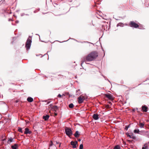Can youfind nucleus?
<instances>
[{"label":"nucleus","mask_w":149,"mask_h":149,"mask_svg":"<svg viewBox=\"0 0 149 149\" xmlns=\"http://www.w3.org/2000/svg\"><path fill=\"white\" fill-rule=\"evenodd\" d=\"M32 42V37L31 36H29L28 39L26 40L25 44V47L27 50L29 49Z\"/></svg>","instance_id":"obj_1"},{"label":"nucleus","mask_w":149,"mask_h":149,"mask_svg":"<svg viewBox=\"0 0 149 149\" xmlns=\"http://www.w3.org/2000/svg\"><path fill=\"white\" fill-rule=\"evenodd\" d=\"M65 129L66 134L69 137L72 135V131L70 128L66 127Z\"/></svg>","instance_id":"obj_2"},{"label":"nucleus","mask_w":149,"mask_h":149,"mask_svg":"<svg viewBox=\"0 0 149 149\" xmlns=\"http://www.w3.org/2000/svg\"><path fill=\"white\" fill-rule=\"evenodd\" d=\"M93 60V52H92L87 56L85 61H91Z\"/></svg>","instance_id":"obj_3"},{"label":"nucleus","mask_w":149,"mask_h":149,"mask_svg":"<svg viewBox=\"0 0 149 149\" xmlns=\"http://www.w3.org/2000/svg\"><path fill=\"white\" fill-rule=\"evenodd\" d=\"M129 26L131 27L135 28H136L139 26V25L134 21H131L129 24Z\"/></svg>","instance_id":"obj_4"},{"label":"nucleus","mask_w":149,"mask_h":149,"mask_svg":"<svg viewBox=\"0 0 149 149\" xmlns=\"http://www.w3.org/2000/svg\"><path fill=\"white\" fill-rule=\"evenodd\" d=\"M97 58V60H100L101 58V56L98 55V53L97 52H94V59Z\"/></svg>","instance_id":"obj_5"},{"label":"nucleus","mask_w":149,"mask_h":149,"mask_svg":"<svg viewBox=\"0 0 149 149\" xmlns=\"http://www.w3.org/2000/svg\"><path fill=\"white\" fill-rule=\"evenodd\" d=\"M78 142L76 141H72L71 142V144L72 146V148H76V145L77 144Z\"/></svg>","instance_id":"obj_6"},{"label":"nucleus","mask_w":149,"mask_h":149,"mask_svg":"<svg viewBox=\"0 0 149 149\" xmlns=\"http://www.w3.org/2000/svg\"><path fill=\"white\" fill-rule=\"evenodd\" d=\"M32 132L31 131H29V129L27 127L25 128V131L24 132V134H30Z\"/></svg>","instance_id":"obj_7"},{"label":"nucleus","mask_w":149,"mask_h":149,"mask_svg":"<svg viewBox=\"0 0 149 149\" xmlns=\"http://www.w3.org/2000/svg\"><path fill=\"white\" fill-rule=\"evenodd\" d=\"M106 96L107 97L111 100H113V96L110 94H106Z\"/></svg>","instance_id":"obj_8"},{"label":"nucleus","mask_w":149,"mask_h":149,"mask_svg":"<svg viewBox=\"0 0 149 149\" xmlns=\"http://www.w3.org/2000/svg\"><path fill=\"white\" fill-rule=\"evenodd\" d=\"M78 102L79 104L82 103L84 101V100L81 96H79V97L78 98Z\"/></svg>","instance_id":"obj_9"},{"label":"nucleus","mask_w":149,"mask_h":149,"mask_svg":"<svg viewBox=\"0 0 149 149\" xmlns=\"http://www.w3.org/2000/svg\"><path fill=\"white\" fill-rule=\"evenodd\" d=\"M142 109L143 111L146 112L147 111L148 107L145 105L143 106L142 107Z\"/></svg>","instance_id":"obj_10"},{"label":"nucleus","mask_w":149,"mask_h":149,"mask_svg":"<svg viewBox=\"0 0 149 149\" xmlns=\"http://www.w3.org/2000/svg\"><path fill=\"white\" fill-rule=\"evenodd\" d=\"M11 148L12 149H17L18 148V146L17 144L15 143L11 146Z\"/></svg>","instance_id":"obj_11"},{"label":"nucleus","mask_w":149,"mask_h":149,"mask_svg":"<svg viewBox=\"0 0 149 149\" xmlns=\"http://www.w3.org/2000/svg\"><path fill=\"white\" fill-rule=\"evenodd\" d=\"M99 118V115L98 114L96 113L94 114V119L97 120Z\"/></svg>","instance_id":"obj_12"},{"label":"nucleus","mask_w":149,"mask_h":149,"mask_svg":"<svg viewBox=\"0 0 149 149\" xmlns=\"http://www.w3.org/2000/svg\"><path fill=\"white\" fill-rule=\"evenodd\" d=\"M49 116L48 115H46L45 116H44L43 117V118L45 120H47L48 119Z\"/></svg>","instance_id":"obj_13"},{"label":"nucleus","mask_w":149,"mask_h":149,"mask_svg":"<svg viewBox=\"0 0 149 149\" xmlns=\"http://www.w3.org/2000/svg\"><path fill=\"white\" fill-rule=\"evenodd\" d=\"M148 132V131L142 130L140 131L139 134H144L147 133Z\"/></svg>","instance_id":"obj_14"},{"label":"nucleus","mask_w":149,"mask_h":149,"mask_svg":"<svg viewBox=\"0 0 149 149\" xmlns=\"http://www.w3.org/2000/svg\"><path fill=\"white\" fill-rule=\"evenodd\" d=\"M74 135L75 137L77 138L79 136L80 134L79 133V132L78 131H77Z\"/></svg>","instance_id":"obj_15"},{"label":"nucleus","mask_w":149,"mask_h":149,"mask_svg":"<svg viewBox=\"0 0 149 149\" xmlns=\"http://www.w3.org/2000/svg\"><path fill=\"white\" fill-rule=\"evenodd\" d=\"M27 101L29 102H31L33 101V99L31 97H29L27 99Z\"/></svg>","instance_id":"obj_16"},{"label":"nucleus","mask_w":149,"mask_h":149,"mask_svg":"<svg viewBox=\"0 0 149 149\" xmlns=\"http://www.w3.org/2000/svg\"><path fill=\"white\" fill-rule=\"evenodd\" d=\"M145 123H141L139 122V125L141 128H143L144 126Z\"/></svg>","instance_id":"obj_17"},{"label":"nucleus","mask_w":149,"mask_h":149,"mask_svg":"<svg viewBox=\"0 0 149 149\" xmlns=\"http://www.w3.org/2000/svg\"><path fill=\"white\" fill-rule=\"evenodd\" d=\"M52 109H53L55 111H56L58 109V107L57 106H54V107H53Z\"/></svg>","instance_id":"obj_18"},{"label":"nucleus","mask_w":149,"mask_h":149,"mask_svg":"<svg viewBox=\"0 0 149 149\" xmlns=\"http://www.w3.org/2000/svg\"><path fill=\"white\" fill-rule=\"evenodd\" d=\"M148 148V144H145L142 148V149H146Z\"/></svg>","instance_id":"obj_19"},{"label":"nucleus","mask_w":149,"mask_h":149,"mask_svg":"<svg viewBox=\"0 0 149 149\" xmlns=\"http://www.w3.org/2000/svg\"><path fill=\"white\" fill-rule=\"evenodd\" d=\"M134 132L135 133L139 134L140 131L139 129H136L134 130Z\"/></svg>","instance_id":"obj_20"},{"label":"nucleus","mask_w":149,"mask_h":149,"mask_svg":"<svg viewBox=\"0 0 149 149\" xmlns=\"http://www.w3.org/2000/svg\"><path fill=\"white\" fill-rule=\"evenodd\" d=\"M114 149H120V148L119 145H117L114 147Z\"/></svg>","instance_id":"obj_21"},{"label":"nucleus","mask_w":149,"mask_h":149,"mask_svg":"<svg viewBox=\"0 0 149 149\" xmlns=\"http://www.w3.org/2000/svg\"><path fill=\"white\" fill-rule=\"evenodd\" d=\"M74 106V104L72 103H71L69 105V107L70 108H72Z\"/></svg>","instance_id":"obj_22"},{"label":"nucleus","mask_w":149,"mask_h":149,"mask_svg":"<svg viewBox=\"0 0 149 149\" xmlns=\"http://www.w3.org/2000/svg\"><path fill=\"white\" fill-rule=\"evenodd\" d=\"M130 138L133 139H136V137L135 136H134V134H132L131 135V137H130Z\"/></svg>","instance_id":"obj_23"},{"label":"nucleus","mask_w":149,"mask_h":149,"mask_svg":"<svg viewBox=\"0 0 149 149\" xmlns=\"http://www.w3.org/2000/svg\"><path fill=\"white\" fill-rule=\"evenodd\" d=\"M18 131L20 132H21V133L23 132V131L22 130V128H21L18 127Z\"/></svg>","instance_id":"obj_24"},{"label":"nucleus","mask_w":149,"mask_h":149,"mask_svg":"<svg viewBox=\"0 0 149 149\" xmlns=\"http://www.w3.org/2000/svg\"><path fill=\"white\" fill-rule=\"evenodd\" d=\"M13 139L12 138V137L10 138L8 140V141H10V142H12L13 141Z\"/></svg>","instance_id":"obj_25"},{"label":"nucleus","mask_w":149,"mask_h":149,"mask_svg":"<svg viewBox=\"0 0 149 149\" xmlns=\"http://www.w3.org/2000/svg\"><path fill=\"white\" fill-rule=\"evenodd\" d=\"M83 144H81L79 146V149H83Z\"/></svg>","instance_id":"obj_26"},{"label":"nucleus","mask_w":149,"mask_h":149,"mask_svg":"<svg viewBox=\"0 0 149 149\" xmlns=\"http://www.w3.org/2000/svg\"><path fill=\"white\" fill-rule=\"evenodd\" d=\"M5 1V0H1L0 1V5L3 3Z\"/></svg>","instance_id":"obj_27"},{"label":"nucleus","mask_w":149,"mask_h":149,"mask_svg":"<svg viewBox=\"0 0 149 149\" xmlns=\"http://www.w3.org/2000/svg\"><path fill=\"white\" fill-rule=\"evenodd\" d=\"M54 106H53V104H51L49 105V108H50L51 109H52L53 108V107H54Z\"/></svg>","instance_id":"obj_28"},{"label":"nucleus","mask_w":149,"mask_h":149,"mask_svg":"<svg viewBox=\"0 0 149 149\" xmlns=\"http://www.w3.org/2000/svg\"><path fill=\"white\" fill-rule=\"evenodd\" d=\"M105 107L107 109H109V108H110V106L109 105H107Z\"/></svg>","instance_id":"obj_29"},{"label":"nucleus","mask_w":149,"mask_h":149,"mask_svg":"<svg viewBox=\"0 0 149 149\" xmlns=\"http://www.w3.org/2000/svg\"><path fill=\"white\" fill-rule=\"evenodd\" d=\"M51 141V144H50L49 146H51L53 145V142H52V141Z\"/></svg>","instance_id":"obj_30"},{"label":"nucleus","mask_w":149,"mask_h":149,"mask_svg":"<svg viewBox=\"0 0 149 149\" xmlns=\"http://www.w3.org/2000/svg\"><path fill=\"white\" fill-rule=\"evenodd\" d=\"M126 134L127 135V136H128V137H130H130H131V135H130L129 134H127V133Z\"/></svg>","instance_id":"obj_31"},{"label":"nucleus","mask_w":149,"mask_h":149,"mask_svg":"<svg viewBox=\"0 0 149 149\" xmlns=\"http://www.w3.org/2000/svg\"><path fill=\"white\" fill-rule=\"evenodd\" d=\"M129 127V126H125V129L126 130H128V128Z\"/></svg>","instance_id":"obj_32"},{"label":"nucleus","mask_w":149,"mask_h":149,"mask_svg":"<svg viewBox=\"0 0 149 149\" xmlns=\"http://www.w3.org/2000/svg\"><path fill=\"white\" fill-rule=\"evenodd\" d=\"M79 91H80V90L79 89V90H78L76 91H77V94H76V95H79L80 93H78V92Z\"/></svg>","instance_id":"obj_33"},{"label":"nucleus","mask_w":149,"mask_h":149,"mask_svg":"<svg viewBox=\"0 0 149 149\" xmlns=\"http://www.w3.org/2000/svg\"><path fill=\"white\" fill-rule=\"evenodd\" d=\"M44 101L47 102V104H49V103L50 102V101H48L47 100Z\"/></svg>","instance_id":"obj_34"},{"label":"nucleus","mask_w":149,"mask_h":149,"mask_svg":"<svg viewBox=\"0 0 149 149\" xmlns=\"http://www.w3.org/2000/svg\"><path fill=\"white\" fill-rule=\"evenodd\" d=\"M127 141L129 142H132V140H128Z\"/></svg>","instance_id":"obj_35"},{"label":"nucleus","mask_w":149,"mask_h":149,"mask_svg":"<svg viewBox=\"0 0 149 149\" xmlns=\"http://www.w3.org/2000/svg\"><path fill=\"white\" fill-rule=\"evenodd\" d=\"M61 95L60 94H59L58 95V97H61Z\"/></svg>","instance_id":"obj_36"},{"label":"nucleus","mask_w":149,"mask_h":149,"mask_svg":"<svg viewBox=\"0 0 149 149\" xmlns=\"http://www.w3.org/2000/svg\"><path fill=\"white\" fill-rule=\"evenodd\" d=\"M8 21H12V19H11L9 18V19H8Z\"/></svg>","instance_id":"obj_37"},{"label":"nucleus","mask_w":149,"mask_h":149,"mask_svg":"<svg viewBox=\"0 0 149 149\" xmlns=\"http://www.w3.org/2000/svg\"><path fill=\"white\" fill-rule=\"evenodd\" d=\"M122 24L121 23H119L117 24V26H120V25H121Z\"/></svg>","instance_id":"obj_38"},{"label":"nucleus","mask_w":149,"mask_h":149,"mask_svg":"<svg viewBox=\"0 0 149 149\" xmlns=\"http://www.w3.org/2000/svg\"><path fill=\"white\" fill-rule=\"evenodd\" d=\"M55 142H56V144H59V143H60L59 142H58L57 141H56Z\"/></svg>","instance_id":"obj_39"},{"label":"nucleus","mask_w":149,"mask_h":149,"mask_svg":"<svg viewBox=\"0 0 149 149\" xmlns=\"http://www.w3.org/2000/svg\"><path fill=\"white\" fill-rule=\"evenodd\" d=\"M81 139H79L78 140V141H81Z\"/></svg>","instance_id":"obj_40"},{"label":"nucleus","mask_w":149,"mask_h":149,"mask_svg":"<svg viewBox=\"0 0 149 149\" xmlns=\"http://www.w3.org/2000/svg\"><path fill=\"white\" fill-rule=\"evenodd\" d=\"M18 22H19V21H16V23H18Z\"/></svg>","instance_id":"obj_41"},{"label":"nucleus","mask_w":149,"mask_h":149,"mask_svg":"<svg viewBox=\"0 0 149 149\" xmlns=\"http://www.w3.org/2000/svg\"><path fill=\"white\" fill-rule=\"evenodd\" d=\"M95 16L98 18H99V17H98L97 15H96Z\"/></svg>","instance_id":"obj_42"},{"label":"nucleus","mask_w":149,"mask_h":149,"mask_svg":"<svg viewBox=\"0 0 149 149\" xmlns=\"http://www.w3.org/2000/svg\"><path fill=\"white\" fill-rule=\"evenodd\" d=\"M60 145H59V147H60L61 146V143H59Z\"/></svg>","instance_id":"obj_43"},{"label":"nucleus","mask_w":149,"mask_h":149,"mask_svg":"<svg viewBox=\"0 0 149 149\" xmlns=\"http://www.w3.org/2000/svg\"><path fill=\"white\" fill-rule=\"evenodd\" d=\"M55 115L56 116L57 115V114H56V113H55Z\"/></svg>","instance_id":"obj_44"},{"label":"nucleus","mask_w":149,"mask_h":149,"mask_svg":"<svg viewBox=\"0 0 149 149\" xmlns=\"http://www.w3.org/2000/svg\"><path fill=\"white\" fill-rule=\"evenodd\" d=\"M81 61H82V62H83V60H81Z\"/></svg>","instance_id":"obj_45"},{"label":"nucleus","mask_w":149,"mask_h":149,"mask_svg":"<svg viewBox=\"0 0 149 149\" xmlns=\"http://www.w3.org/2000/svg\"><path fill=\"white\" fill-rule=\"evenodd\" d=\"M49 149H50L49 148Z\"/></svg>","instance_id":"obj_46"}]
</instances>
